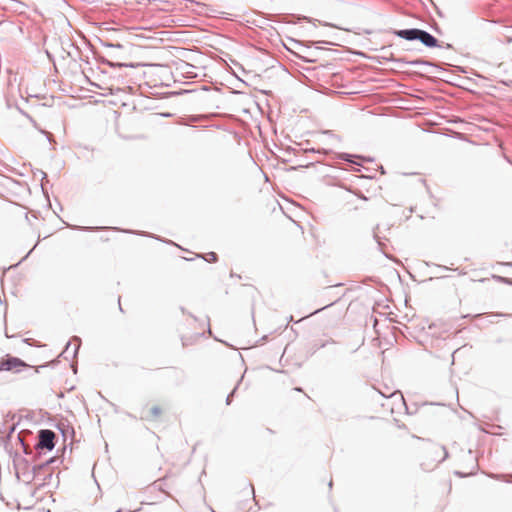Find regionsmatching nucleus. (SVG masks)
Here are the masks:
<instances>
[{
	"mask_svg": "<svg viewBox=\"0 0 512 512\" xmlns=\"http://www.w3.org/2000/svg\"><path fill=\"white\" fill-rule=\"evenodd\" d=\"M444 451V459L448 458V451L445 446L442 447Z\"/></svg>",
	"mask_w": 512,
	"mask_h": 512,
	"instance_id": "nucleus-37",
	"label": "nucleus"
},
{
	"mask_svg": "<svg viewBox=\"0 0 512 512\" xmlns=\"http://www.w3.org/2000/svg\"><path fill=\"white\" fill-rule=\"evenodd\" d=\"M230 276H231V277H238V278H241V276H240V275H237V274H235V273H233V272H231Z\"/></svg>",
	"mask_w": 512,
	"mask_h": 512,
	"instance_id": "nucleus-44",
	"label": "nucleus"
},
{
	"mask_svg": "<svg viewBox=\"0 0 512 512\" xmlns=\"http://www.w3.org/2000/svg\"><path fill=\"white\" fill-rule=\"evenodd\" d=\"M271 36L276 38L272 39V41L278 40L287 51L306 62H313L311 57L318 56V52L324 50L322 45L333 44V42L328 41H301L289 36H286L285 39H282L281 34H271Z\"/></svg>",
	"mask_w": 512,
	"mask_h": 512,
	"instance_id": "nucleus-2",
	"label": "nucleus"
},
{
	"mask_svg": "<svg viewBox=\"0 0 512 512\" xmlns=\"http://www.w3.org/2000/svg\"><path fill=\"white\" fill-rule=\"evenodd\" d=\"M333 304H335V302H332V303L327 304V305H325V306H323V307H321V308H319V309H316V310H315V311H313L310 315L318 314V313H320L321 311H323L324 309H326V308H328V307L332 306Z\"/></svg>",
	"mask_w": 512,
	"mask_h": 512,
	"instance_id": "nucleus-30",
	"label": "nucleus"
},
{
	"mask_svg": "<svg viewBox=\"0 0 512 512\" xmlns=\"http://www.w3.org/2000/svg\"><path fill=\"white\" fill-rule=\"evenodd\" d=\"M244 377V374L240 377V379L238 380V382L236 383V385L234 386V388L231 390V392L227 395L226 397V400H225V403L226 405H230L231 402H232V398L234 397L236 391L238 390L241 382H242V379Z\"/></svg>",
	"mask_w": 512,
	"mask_h": 512,
	"instance_id": "nucleus-17",
	"label": "nucleus"
},
{
	"mask_svg": "<svg viewBox=\"0 0 512 512\" xmlns=\"http://www.w3.org/2000/svg\"><path fill=\"white\" fill-rule=\"evenodd\" d=\"M334 28H337L338 30H341L342 28L341 27H337V26H333Z\"/></svg>",
	"mask_w": 512,
	"mask_h": 512,
	"instance_id": "nucleus-62",
	"label": "nucleus"
},
{
	"mask_svg": "<svg viewBox=\"0 0 512 512\" xmlns=\"http://www.w3.org/2000/svg\"><path fill=\"white\" fill-rule=\"evenodd\" d=\"M17 108H18L19 112H20L22 115H24L25 117H27V118L30 120V122L33 124V126H34L35 128H37L41 133L46 134V132H45L44 130H42L41 128H39V127H38L37 122H36V121H35V120H34V119L29 115V114H27V113H26L24 110H22L20 107H17Z\"/></svg>",
	"mask_w": 512,
	"mask_h": 512,
	"instance_id": "nucleus-21",
	"label": "nucleus"
},
{
	"mask_svg": "<svg viewBox=\"0 0 512 512\" xmlns=\"http://www.w3.org/2000/svg\"><path fill=\"white\" fill-rule=\"evenodd\" d=\"M24 368H32V366L17 356L7 354L5 357L0 359V371H13L15 373H19Z\"/></svg>",
	"mask_w": 512,
	"mask_h": 512,
	"instance_id": "nucleus-5",
	"label": "nucleus"
},
{
	"mask_svg": "<svg viewBox=\"0 0 512 512\" xmlns=\"http://www.w3.org/2000/svg\"><path fill=\"white\" fill-rule=\"evenodd\" d=\"M180 309H181V312H182V313H185V312H186L184 307H181Z\"/></svg>",
	"mask_w": 512,
	"mask_h": 512,
	"instance_id": "nucleus-55",
	"label": "nucleus"
},
{
	"mask_svg": "<svg viewBox=\"0 0 512 512\" xmlns=\"http://www.w3.org/2000/svg\"><path fill=\"white\" fill-rule=\"evenodd\" d=\"M496 342H497V343H501V342H502V339H501V338H498V339L496 340Z\"/></svg>",
	"mask_w": 512,
	"mask_h": 512,
	"instance_id": "nucleus-56",
	"label": "nucleus"
},
{
	"mask_svg": "<svg viewBox=\"0 0 512 512\" xmlns=\"http://www.w3.org/2000/svg\"><path fill=\"white\" fill-rule=\"evenodd\" d=\"M359 198H360V199H363L364 201H367V200H368V198H367L365 195H363V194H361V196H359Z\"/></svg>",
	"mask_w": 512,
	"mask_h": 512,
	"instance_id": "nucleus-42",
	"label": "nucleus"
},
{
	"mask_svg": "<svg viewBox=\"0 0 512 512\" xmlns=\"http://www.w3.org/2000/svg\"><path fill=\"white\" fill-rule=\"evenodd\" d=\"M17 425H13L9 428V433L12 434L16 430Z\"/></svg>",
	"mask_w": 512,
	"mask_h": 512,
	"instance_id": "nucleus-38",
	"label": "nucleus"
},
{
	"mask_svg": "<svg viewBox=\"0 0 512 512\" xmlns=\"http://www.w3.org/2000/svg\"><path fill=\"white\" fill-rule=\"evenodd\" d=\"M438 268H441L443 270H448V268L446 266H442V265H437Z\"/></svg>",
	"mask_w": 512,
	"mask_h": 512,
	"instance_id": "nucleus-45",
	"label": "nucleus"
},
{
	"mask_svg": "<svg viewBox=\"0 0 512 512\" xmlns=\"http://www.w3.org/2000/svg\"><path fill=\"white\" fill-rule=\"evenodd\" d=\"M57 430L65 437L67 433L75 434L74 428L69 423H57L54 425Z\"/></svg>",
	"mask_w": 512,
	"mask_h": 512,
	"instance_id": "nucleus-14",
	"label": "nucleus"
},
{
	"mask_svg": "<svg viewBox=\"0 0 512 512\" xmlns=\"http://www.w3.org/2000/svg\"><path fill=\"white\" fill-rule=\"evenodd\" d=\"M237 77V80H240L241 82H243L244 84H246L243 80L240 79V77L236 76Z\"/></svg>",
	"mask_w": 512,
	"mask_h": 512,
	"instance_id": "nucleus-57",
	"label": "nucleus"
},
{
	"mask_svg": "<svg viewBox=\"0 0 512 512\" xmlns=\"http://www.w3.org/2000/svg\"><path fill=\"white\" fill-rule=\"evenodd\" d=\"M294 390L300 392V391H302V388L301 387H296V388H294Z\"/></svg>",
	"mask_w": 512,
	"mask_h": 512,
	"instance_id": "nucleus-51",
	"label": "nucleus"
},
{
	"mask_svg": "<svg viewBox=\"0 0 512 512\" xmlns=\"http://www.w3.org/2000/svg\"><path fill=\"white\" fill-rule=\"evenodd\" d=\"M51 478H52V473H48V474L44 477V480L51 479Z\"/></svg>",
	"mask_w": 512,
	"mask_h": 512,
	"instance_id": "nucleus-41",
	"label": "nucleus"
},
{
	"mask_svg": "<svg viewBox=\"0 0 512 512\" xmlns=\"http://www.w3.org/2000/svg\"><path fill=\"white\" fill-rule=\"evenodd\" d=\"M454 475L459 477V478H466L469 476L468 473H465V472H462V471H459V470H455L454 471Z\"/></svg>",
	"mask_w": 512,
	"mask_h": 512,
	"instance_id": "nucleus-33",
	"label": "nucleus"
},
{
	"mask_svg": "<svg viewBox=\"0 0 512 512\" xmlns=\"http://www.w3.org/2000/svg\"><path fill=\"white\" fill-rule=\"evenodd\" d=\"M46 136H47V140L50 142L51 141L50 136L48 134H46Z\"/></svg>",
	"mask_w": 512,
	"mask_h": 512,
	"instance_id": "nucleus-59",
	"label": "nucleus"
},
{
	"mask_svg": "<svg viewBox=\"0 0 512 512\" xmlns=\"http://www.w3.org/2000/svg\"><path fill=\"white\" fill-rule=\"evenodd\" d=\"M115 230L117 231H122V232H125V233H132V234H136V235H143V236H146V237H151V238H154L155 240H158V241H161L163 243H172L170 240H167V239H164L158 235H155V234H152V233H148V232H143V231H132V230H120L119 228H114Z\"/></svg>",
	"mask_w": 512,
	"mask_h": 512,
	"instance_id": "nucleus-12",
	"label": "nucleus"
},
{
	"mask_svg": "<svg viewBox=\"0 0 512 512\" xmlns=\"http://www.w3.org/2000/svg\"><path fill=\"white\" fill-rule=\"evenodd\" d=\"M328 486H329L330 489L332 488V486H333V481L332 480H330V482L328 483Z\"/></svg>",
	"mask_w": 512,
	"mask_h": 512,
	"instance_id": "nucleus-49",
	"label": "nucleus"
},
{
	"mask_svg": "<svg viewBox=\"0 0 512 512\" xmlns=\"http://www.w3.org/2000/svg\"><path fill=\"white\" fill-rule=\"evenodd\" d=\"M410 66H421V65H424V66H432V67H435V68H438V66L436 64H433L431 62H428L426 60H423V59H415V60H412L410 62H407Z\"/></svg>",
	"mask_w": 512,
	"mask_h": 512,
	"instance_id": "nucleus-18",
	"label": "nucleus"
},
{
	"mask_svg": "<svg viewBox=\"0 0 512 512\" xmlns=\"http://www.w3.org/2000/svg\"><path fill=\"white\" fill-rule=\"evenodd\" d=\"M73 229L82 230V231H90L92 227H83V226H73ZM94 229H101L100 227H95Z\"/></svg>",
	"mask_w": 512,
	"mask_h": 512,
	"instance_id": "nucleus-32",
	"label": "nucleus"
},
{
	"mask_svg": "<svg viewBox=\"0 0 512 512\" xmlns=\"http://www.w3.org/2000/svg\"><path fill=\"white\" fill-rule=\"evenodd\" d=\"M150 413L153 417H158L162 413V409L159 406L155 405L151 407Z\"/></svg>",
	"mask_w": 512,
	"mask_h": 512,
	"instance_id": "nucleus-22",
	"label": "nucleus"
},
{
	"mask_svg": "<svg viewBox=\"0 0 512 512\" xmlns=\"http://www.w3.org/2000/svg\"><path fill=\"white\" fill-rule=\"evenodd\" d=\"M207 320L209 321V317H207ZM208 331L210 332L211 331V327L210 325L208 324Z\"/></svg>",
	"mask_w": 512,
	"mask_h": 512,
	"instance_id": "nucleus-54",
	"label": "nucleus"
},
{
	"mask_svg": "<svg viewBox=\"0 0 512 512\" xmlns=\"http://www.w3.org/2000/svg\"><path fill=\"white\" fill-rule=\"evenodd\" d=\"M336 344H337V342L334 339L330 338L328 340L321 342L319 345L315 344L313 346V353H315L319 349L326 348L329 345H336Z\"/></svg>",
	"mask_w": 512,
	"mask_h": 512,
	"instance_id": "nucleus-19",
	"label": "nucleus"
},
{
	"mask_svg": "<svg viewBox=\"0 0 512 512\" xmlns=\"http://www.w3.org/2000/svg\"><path fill=\"white\" fill-rule=\"evenodd\" d=\"M503 265L512 267V262H504Z\"/></svg>",
	"mask_w": 512,
	"mask_h": 512,
	"instance_id": "nucleus-43",
	"label": "nucleus"
},
{
	"mask_svg": "<svg viewBox=\"0 0 512 512\" xmlns=\"http://www.w3.org/2000/svg\"><path fill=\"white\" fill-rule=\"evenodd\" d=\"M499 83H501L507 87L512 86V80H500Z\"/></svg>",
	"mask_w": 512,
	"mask_h": 512,
	"instance_id": "nucleus-34",
	"label": "nucleus"
},
{
	"mask_svg": "<svg viewBox=\"0 0 512 512\" xmlns=\"http://www.w3.org/2000/svg\"><path fill=\"white\" fill-rule=\"evenodd\" d=\"M511 314L503 313V312H493L488 315L490 318V322H496L500 317H509Z\"/></svg>",
	"mask_w": 512,
	"mask_h": 512,
	"instance_id": "nucleus-20",
	"label": "nucleus"
},
{
	"mask_svg": "<svg viewBox=\"0 0 512 512\" xmlns=\"http://www.w3.org/2000/svg\"><path fill=\"white\" fill-rule=\"evenodd\" d=\"M403 319L406 320V321H410V319L408 318L407 314L403 316Z\"/></svg>",
	"mask_w": 512,
	"mask_h": 512,
	"instance_id": "nucleus-47",
	"label": "nucleus"
},
{
	"mask_svg": "<svg viewBox=\"0 0 512 512\" xmlns=\"http://www.w3.org/2000/svg\"><path fill=\"white\" fill-rule=\"evenodd\" d=\"M37 244L34 245V247L29 251L27 252V254L23 257V259L21 261H24L33 251V249L36 247Z\"/></svg>",
	"mask_w": 512,
	"mask_h": 512,
	"instance_id": "nucleus-36",
	"label": "nucleus"
},
{
	"mask_svg": "<svg viewBox=\"0 0 512 512\" xmlns=\"http://www.w3.org/2000/svg\"><path fill=\"white\" fill-rule=\"evenodd\" d=\"M379 170H380L381 174H386V171L383 166H380Z\"/></svg>",
	"mask_w": 512,
	"mask_h": 512,
	"instance_id": "nucleus-40",
	"label": "nucleus"
},
{
	"mask_svg": "<svg viewBox=\"0 0 512 512\" xmlns=\"http://www.w3.org/2000/svg\"><path fill=\"white\" fill-rule=\"evenodd\" d=\"M487 51L492 54L507 53V36L504 39L497 38L489 42Z\"/></svg>",
	"mask_w": 512,
	"mask_h": 512,
	"instance_id": "nucleus-8",
	"label": "nucleus"
},
{
	"mask_svg": "<svg viewBox=\"0 0 512 512\" xmlns=\"http://www.w3.org/2000/svg\"><path fill=\"white\" fill-rule=\"evenodd\" d=\"M54 363H51V362H48V363H45V364H42L40 366H38L35 370H34V373H39L40 369L41 368H45V367H48V366H51V367H54Z\"/></svg>",
	"mask_w": 512,
	"mask_h": 512,
	"instance_id": "nucleus-31",
	"label": "nucleus"
},
{
	"mask_svg": "<svg viewBox=\"0 0 512 512\" xmlns=\"http://www.w3.org/2000/svg\"><path fill=\"white\" fill-rule=\"evenodd\" d=\"M493 279H495L497 282L506 284L508 283V277L500 276V275H492Z\"/></svg>",
	"mask_w": 512,
	"mask_h": 512,
	"instance_id": "nucleus-26",
	"label": "nucleus"
},
{
	"mask_svg": "<svg viewBox=\"0 0 512 512\" xmlns=\"http://www.w3.org/2000/svg\"><path fill=\"white\" fill-rule=\"evenodd\" d=\"M507 285L512 286V278H509V279H508V283H507Z\"/></svg>",
	"mask_w": 512,
	"mask_h": 512,
	"instance_id": "nucleus-46",
	"label": "nucleus"
},
{
	"mask_svg": "<svg viewBox=\"0 0 512 512\" xmlns=\"http://www.w3.org/2000/svg\"><path fill=\"white\" fill-rule=\"evenodd\" d=\"M47 466H48V462H43V463H40V464L33 465L31 467V472H24L23 476L28 479L27 480V484H29L31 481H33L35 479V477L37 475H39L40 472L43 469H45Z\"/></svg>",
	"mask_w": 512,
	"mask_h": 512,
	"instance_id": "nucleus-9",
	"label": "nucleus"
},
{
	"mask_svg": "<svg viewBox=\"0 0 512 512\" xmlns=\"http://www.w3.org/2000/svg\"><path fill=\"white\" fill-rule=\"evenodd\" d=\"M14 466L17 471L21 470L22 474L24 472H31L29 461L25 458L14 459ZM16 474L18 475V472H16Z\"/></svg>",
	"mask_w": 512,
	"mask_h": 512,
	"instance_id": "nucleus-13",
	"label": "nucleus"
},
{
	"mask_svg": "<svg viewBox=\"0 0 512 512\" xmlns=\"http://www.w3.org/2000/svg\"><path fill=\"white\" fill-rule=\"evenodd\" d=\"M507 53L512 55V36H507Z\"/></svg>",
	"mask_w": 512,
	"mask_h": 512,
	"instance_id": "nucleus-29",
	"label": "nucleus"
},
{
	"mask_svg": "<svg viewBox=\"0 0 512 512\" xmlns=\"http://www.w3.org/2000/svg\"><path fill=\"white\" fill-rule=\"evenodd\" d=\"M37 172H40V175H41L42 180H43V179H45V178L47 177V174H46L44 171H42V170L38 169V170H37Z\"/></svg>",
	"mask_w": 512,
	"mask_h": 512,
	"instance_id": "nucleus-35",
	"label": "nucleus"
},
{
	"mask_svg": "<svg viewBox=\"0 0 512 512\" xmlns=\"http://www.w3.org/2000/svg\"><path fill=\"white\" fill-rule=\"evenodd\" d=\"M345 32L350 33L351 31L349 29H343Z\"/></svg>",
	"mask_w": 512,
	"mask_h": 512,
	"instance_id": "nucleus-58",
	"label": "nucleus"
},
{
	"mask_svg": "<svg viewBox=\"0 0 512 512\" xmlns=\"http://www.w3.org/2000/svg\"><path fill=\"white\" fill-rule=\"evenodd\" d=\"M69 35L70 34H65L64 37H54L53 43L57 45L59 42L61 49L66 53L67 57H70L73 60L79 58V60L83 61L81 44H86L84 34H77L79 41L70 38Z\"/></svg>",
	"mask_w": 512,
	"mask_h": 512,
	"instance_id": "nucleus-4",
	"label": "nucleus"
},
{
	"mask_svg": "<svg viewBox=\"0 0 512 512\" xmlns=\"http://www.w3.org/2000/svg\"><path fill=\"white\" fill-rule=\"evenodd\" d=\"M393 32H409V33H412V32H425V31L422 30V29H418V28H409V29L394 30Z\"/></svg>",
	"mask_w": 512,
	"mask_h": 512,
	"instance_id": "nucleus-28",
	"label": "nucleus"
},
{
	"mask_svg": "<svg viewBox=\"0 0 512 512\" xmlns=\"http://www.w3.org/2000/svg\"><path fill=\"white\" fill-rule=\"evenodd\" d=\"M56 433L50 429H40L38 431L37 449L52 451L55 448Z\"/></svg>",
	"mask_w": 512,
	"mask_h": 512,
	"instance_id": "nucleus-6",
	"label": "nucleus"
},
{
	"mask_svg": "<svg viewBox=\"0 0 512 512\" xmlns=\"http://www.w3.org/2000/svg\"><path fill=\"white\" fill-rule=\"evenodd\" d=\"M303 23H305L308 26L307 27L301 26V28L304 29V30H307V31L311 30L312 27H316L314 22H311V21L306 20V19H303Z\"/></svg>",
	"mask_w": 512,
	"mask_h": 512,
	"instance_id": "nucleus-27",
	"label": "nucleus"
},
{
	"mask_svg": "<svg viewBox=\"0 0 512 512\" xmlns=\"http://www.w3.org/2000/svg\"><path fill=\"white\" fill-rule=\"evenodd\" d=\"M43 44L45 46L44 48V52L48 58V60L52 63L55 62V58H54V55L51 53V49L53 48L51 43H49V40H48V37L47 36H44L43 37Z\"/></svg>",
	"mask_w": 512,
	"mask_h": 512,
	"instance_id": "nucleus-15",
	"label": "nucleus"
},
{
	"mask_svg": "<svg viewBox=\"0 0 512 512\" xmlns=\"http://www.w3.org/2000/svg\"><path fill=\"white\" fill-rule=\"evenodd\" d=\"M197 67L192 65V64H189L187 62H183L180 66V69L182 70L183 72V75L186 77V78H196L198 77V73L197 72H194V69H196Z\"/></svg>",
	"mask_w": 512,
	"mask_h": 512,
	"instance_id": "nucleus-11",
	"label": "nucleus"
},
{
	"mask_svg": "<svg viewBox=\"0 0 512 512\" xmlns=\"http://www.w3.org/2000/svg\"><path fill=\"white\" fill-rule=\"evenodd\" d=\"M339 353V350L337 348H334L332 351H331V354L333 355H337Z\"/></svg>",
	"mask_w": 512,
	"mask_h": 512,
	"instance_id": "nucleus-39",
	"label": "nucleus"
},
{
	"mask_svg": "<svg viewBox=\"0 0 512 512\" xmlns=\"http://www.w3.org/2000/svg\"><path fill=\"white\" fill-rule=\"evenodd\" d=\"M132 40L110 41L102 40L95 34V38L104 47L110 48L109 55L118 59L145 58L153 54L158 56L166 47L162 46L163 39L146 37L143 34H132Z\"/></svg>",
	"mask_w": 512,
	"mask_h": 512,
	"instance_id": "nucleus-1",
	"label": "nucleus"
},
{
	"mask_svg": "<svg viewBox=\"0 0 512 512\" xmlns=\"http://www.w3.org/2000/svg\"><path fill=\"white\" fill-rule=\"evenodd\" d=\"M73 341H76L77 344H75V347H74V350H73V353H72V358H74L78 354V350L80 348L81 339L79 337H74Z\"/></svg>",
	"mask_w": 512,
	"mask_h": 512,
	"instance_id": "nucleus-24",
	"label": "nucleus"
},
{
	"mask_svg": "<svg viewBox=\"0 0 512 512\" xmlns=\"http://www.w3.org/2000/svg\"><path fill=\"white\" fill-rule=\"evenodd\" d=\"M186 261H193L194 258H184Z\"/></svg>",
	"mask_w": 512,
	"mask_h": 512,
	"instance_id": "nucleus-53",
	"label": "nucleus"
},
{
	"mask_svg": "<svg viewBox=\"0 0 512 512\" xmlns=\"http://www.w3.org/2000/svg\"><path fill=\"white\" fill-rule=\"evenodd\" d=\"M248 486L251 488V493L254 494L253 487L251 483H248Z\"/></svg>",
	"mask_w": 512,
	"mask_h": 512,
	"instance_id": "nucleus-48",
	"label": "nucleus"
},
{
	"mask_svg": "<svg viewBox=\"0 0 512 512\" xmlns=\"http://www.w3.org/2000/svg\"><path fill=\"white\" fill-rule=\"evenodd\" d=\"M333 155H334V157H333L334 159L342 160V161H345L346 163L359 165V166L361 165V162L356 161V159H360L364 162H373L374 161V158L371 156H362V155H358V154H350L347 152H333Z\"/></svg>",
	"mask_w": 512,
	"mask_h": 512,
	"instance_id": "nucleus-7",
	"label": "nucleus"
},
{
	"mask_svg": "<svg viewBox=\"0 0 512 512\" xmlns=\"http://www.w3.org/2000/svg\"><path fill=\"white\" fill-rule=\"evenodd\" d=\"M402 38L406 44L404 49L407 51L422 52L421 48H417L414 44L419 42L421 45L427 48H445L454 49L451 43H444L434 36V34H396Z\"/></svg>",
	"mask_w": 512,
	"mask_h": 512,
	"instance_id": "nucleus-3",
	"label": "nucleus"
},
{
	"mask_svg": "<svg viewBox=\"0 0 512 512\" xmlns=\"http://www.w3.org/2000/svg\"><path fill=\"white\" fill-rule=\"evenodd\" d=\"M71 345V342L68 341L65 345V348L64 350L61 352L60 356H62L65 360H68L69 359V355H68V350H69V347Z\"/></svg>",
	"mask_w": 512,
	"mask_h": 512,
	"instance_id": "nucleus-25",
	"label": "nucleus"
},
{
	"mask_svg": "<svg viewBox=\"0 0 512 512\" xmlns=\"http://www.w3.org/2000/svg\"><path fill=\"white\" fill-rule=\"evenodd\" d=\"M53 458H50L49 460H47L46 462H48V465L51 464L53 462Z\"/></svg>",
	"mask_w": 512,
	"mask_h": 512,
	"instance_id": "nucleus-52",
	"label": "nucleus"
},
{
	"mask_svg": "<svg viewBox=\"0 0 512 512\" xmlns=\"http://www.w3.org/2000/svg\"><path fill=\"white\" fill-rule=\"evenodd\" d=\"M108 66L110 68H113V69H121V68H137V67H142V66H146L147 64L145 63H135V62H112V61H108L107 62Z\"/></svg>",
	"mask_w": 512,
	"mask_h": 512,
	"instance_id": "nucleus-10",
	"label": "nucleus"
},
{
	"mask_svg": "<svg viewBox=\"0 0 512 512\" xmlns=\"http://www.w3.org/2000/svg\"><path fill=\"white\" fill-rule=\"evenodd\" d=\"M116 512H123L121 508L117 509Z\"/></svg>",
	"mask_w": 512,
	"mask_h": 512,
	"instance_id": "nucleus-60",
	"label": "nucleus"
},
{
	"mask_svg": "<svg viewBox=\"0 0 512 512\" xmlns=\"http://www.w3.org/2000/svg\"><path fill=\"white\" fill-rule=\"evenodd\" d=\"M368 48H369L370 50H378V48H377V47L369 46Z\"/></svg>",
	"mask_w": 512,
	"mask_h": 512,
	"instance_id": "nucleus-50",
	"label": "nucleus"
},
{
	"mask_svg": "<svg viewBox=\"0 0 512 512\" xmlns=\"http://www.w3.org/2000/svg\"><path fill=\"white\" fill-rule=\"evenodd\" d=\"M378 228H379V225H376V227H375V228H374V230H373V238H374V240L377 242L379 249L382 251V243H381V239H380V237L378 236V234L376 233V229H378Z\"/></svg>",
	"mask_w": 512,
	"mask_h": 512,
	"instance_id": "nucleus-23",
	"label": "nucleus"
},
{
	"mask_svg": "<svg viewBox=\"0 0 512 512\" xmlns=\"http://www.w3.org/2000/svg\"><path fill=\"white\" fill-rule=\"evenodd\" d=\"M196 257L201 258L208 263H216L219 259L218 254L213 251H211L207 254H197Z\"/></svg>",
	"mask_w": 512,
	"mask_h": 512,
	"instance_id": "nucleus-16",
	"label": "nucleus"
},
{
	"mask_svg": "<svg viewBox=\"0 0 512 512\" xmlns=\"http://www.w3.org/2000/svg\"><path fill=\"white\" fill-rule=\"evenodd\" d=\"M119 309L121 312H123L122 306L119 304Z\"/></svg>",
	"mask_w": 512,
	"mask_h": 512,
	"instance_id": "nucleus-61",
	"label": "nucleus"
}]
</instances>
